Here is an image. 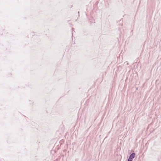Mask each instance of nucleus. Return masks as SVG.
I'll list each match as a JSON object with an SVG mask.
<instances>
[{
    "instance_id": "f257e3e1",
    "label": "nucleus",
    "mask_w": 161,
    "mask_h": 161,
    "mask_svg": "<svg viewBox=\"0 0 161 161\" xmlns=\"http://www.w3.org/2000/svg\"><path fill=\"white\" fill-rule=\"evenodd\" d=\"M135 153H132L130 155L128 161H132V159L135 157Z\"/></svg>"
}]
</instances>
